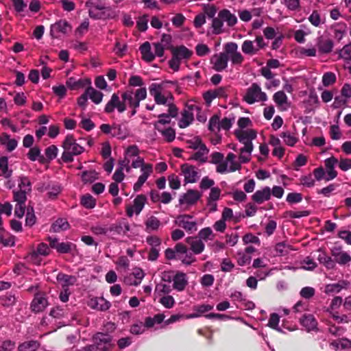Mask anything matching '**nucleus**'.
<instances>
[{"label":"nucleus","mask_w":351,"mask_h":351,"mask_svg":"<svg viewBox=\"0 0 351 351\" xmlns=\"http://www.w3.org/2000/svg\"><path fill=\"white\" fill-rule=\"evenodd\" d=\"M133 95L132 90H128L122 93V101H120L118 94L113 93L104 108V112L110 114L117 108L119 112L122 113L126 110V104H128V106L132 109L130 117L134 116L137 112L136 109L139 107L140 103L133 99Z\"/></svg>","instance_id":"f257e3e1"},{"label":"nucleus","mask_w":351,"mask_h":351,"mask_svg":"<svg viewBox=\"0 0 351 351\" xmlns=\"http://www.w3.org/2000/svg\"><path fill=\"white\" fill-rule=\"evenodd\" d=\"M64 152L61 159L66 163L72 162L74 160L73 156H77L84 152V147L76 143L73 135L68 134L62 142Z\"/></svg>","instance_id":"f03ea898"},{"label":"nucleus","mask_w":351,"mask_h":351,"mask_svg":"<svg viewBox=\"0 0 351 351\" xmlns=\"http://www.w3.org/2000/svg\"><path fill=\"white\" fill-rule=\"evenodd\" d=\"M243 100L248 104H253L256 101H267V96L265 92L261 90V88L258 84L253 83L247 89Z\"/></svg>","instance_id":"7ed1b4c3"},{"label":"nucleus","mask_w":351,"mask_h":351,"mask_svg":"<svg viewBox=\"0 0 351 351\" xmlns=\"http://www.w3.org/2000/svg\"><path fill=\"white\" fill-rule=\"evenodd\" d=\"M47 240L49 243L50 247L56 250L60 254H69L76 248L75 244L69 241L60 243L57 238L48 237Z\"/></svg>","instance_id":"20e7f679"},{"label":"nucleus","mask_w":351,"mask_h":351,"mask_svg":"<svg viewBox=\"0 0 351 351\" xmlns=\"http://www.w3.org/2000/svg\"><path fill=\"white\" fill-rule=\"evenodd\" d=\"M71 25L66 20H59L51 25L50 35L52 38H58L60 34H66L71 31Z\"/></svg>","instance_id":"39448f33"},{"label":"nucleus","mask_w":351,"mask_h":351,"mask_svg":"<svg viewBox=\"0 0 351 351\" xmlns=\"http://www.w3.org/2000/svg\"><path fill=\"white\" fill-rule=\"evenodd\" d=\"M330 254L335 265L338 263L339 265H346L351 261V256L348 252L343 251L341 246L331 248Z\"/></svg>","instance_id":"423d86ee"},{"label":"nucleus","mask_w":351,"mask_h":351,"mask_svg":"<svg viewBox=\"0 0 351 351\" xmlns=\"http://www.w3.org/2000/svg\"><path fill=\"white\" fill-rule=\"evenodd\" d=\"M229 87L221 86L215 90H208L203 94V98L207 106H210L213 100L217 97H227Z\"/></svg>","instance_id":"0eeeda50"},{"label":"nucleus","mask_w":351,"mask_h":351,"mask_svg":"<svg viewBox=\"0 0 351 351\" xmlns=\"http://www.w3.org/2000/svg\"><path fill=\"white\" fill-rule=\"evenodd\" d=\"M192 217H193L190 215H180L178 216L175 223L191 234L197 230V223L195 221H189Z\"/></svg>","instance_id":"6e6552de"},{"label":"nucleus","mask_w":351,"mask_h":351,"mask_svg":"<svg viewBox=\"0 0 351 351\" xmlns=\"http://www.w3.org/2000/svg\"><path fill=\"white\" fill-rule=\"evenodd\" d=\"M47 306L48 302L45 294L43 293H37L34 295V299L30 304V308L34 313H38L43 311Z\"/></svg>","instance_id":"1a4fd4ad"},{"label":"nucleus","mask_w":351,"mask_h":351,"mask_svg":"<svg viewBox=\"0 0 351 351\" xmlns=\"http://www.w3.org/2000/svg\"><path fill=\"white\" fill-rule=\"evenodd\" d=\"M130 230V226L125 218L117 219L115 223H112L108 228V231L119 235H125Z\"/></svg>","instance_id":"9d476101"},{"label":"nucleus","mask_w":351,"mask_h":351,"mask_svg":"<svg viewBox=\"0 0 351 351\" xmlns=\"http://www.w3.org/2000/svg\"><path fill=\"white\" fill-rule=\"evenodd\" d=\"M186 182L194 183L198 178V172L195 166L184 163L180 167Z\"/></svg>","instance_id":"9b49d317"},{"label":"nucleus","mask_w":351,"mask_h":351,"mask_svg":"<svg viewBox=\"0 0 351 351\" xmlns=\"http://www.w3.org/2000/svg\"><path fill=\"white\" fill-rule=\"evenodd\" d=\"M88 306L92 309L100 311H106L110 308L111 304L110 302L105 300L103 297H97L91 298L88 302Z\"/></svg>","instance_id":"f8f14e48"},{"label":"nucleus","mask_w":351,"mask_h":351,"mask_svg":"<svg viewBox=\"0 0 351 351\" xmlns=\"http://www.w3.org/2000/svg\"><path fill=\"white\" fill-rule=\"evenodd\" d=\"M185 241L190 246V250L195 254H199L204 250V243L197 237H189L185 239Z\"/></svg>","instance_id":"ddd939ff"},{"label":"nucleus","mask_w":351,"mask_h":351,"mask_svg":"<svg viewBox=\"0 0 351 351\" xmlns=\"http://www.w3.org/2000/svg\"><path fill=\"white\" fill-rule=\"evenodd\" d=\"M200 197L201 194L197 191L189 189L186 193L180 196L179 203L181 205L184 204L192 205L196 203Z\"/></svg>","instance_id":"4468645a"},{"label":"nucleus","mask_w":351,"mask_h":351,"mask_svg":"<svg viewBox=\"0 0 351 351\" xmlns=\"http://www.w3.org/2000/svg\"><path fill=\"white\" fill-rule=\"evenodd\" d=\"M187 285L186 274L184 272L178 271L173 276V289L178 291H182Z\"/></svg>","instance_id":"2eb2a0df"},{"label":"nucleus","mask_w":351,"mask_h":351,"mask_svg":"<svg viewBox=\"0 0 351 351\" xmlns=\"http://www.w3.org/2000/svg\"><path fill=\"white\" fill-rule=\"evenodd\" d=\"M300 323L308 332L317 330V322L312 314H304L300 319Z\"/></svg>","instance_id":"dca6fc26"},{"label":"nucleus","mask_w":351,"mask_h":351,"mask_svg":"<svg viewBox=\"0 0 351 351\" xmlns=\"http://www.w3.org/2000/svg\"><path fill=\"white\" fill-rule=\"evenodd\" d=\"M270 197L271 189L269 186L256 191L252 196V200L257 204H262L263 202L269 200Z\"/></svg>","instance_id":"f3484780"},{"label":"nucleus","mask_w":351,"mask_h":351,"mask_svg":"<svg viewBox=\"0 0 351 351\" xmlns=\"http://www.w3.org/2000/svg\"><path fill=\"white\" fill-rule=\"evenodd\" d=\"M171 53L173 56L178 58L179 60L189 59L193 55V51L184 45L172 47Z\"/></svg>","instance_id":"a211bd4d"},{"label":"nucleus","mask_w":351,"mask_h":351,"mask_svg":"<svg viewBox=\"0 0 351 351\" xmlns=\"http://www.w3.org/2000/svg\"><path fill=\"white\" fill-rule=\"evenodd\" d=\"M215 58L213 69L216 71H222L228 66V56L225 53H220L219 55L216 54L213 56Z\"/></svg>","instance_id":"6ab92c4d"},{"label":"nucleus","mask_w":351,"mask_h":351,"mask_svg":"<svg viewBox=\"0 0 351 351\" xmlns=\"http://www.w3.org/2000/svg\"><path fill=\"white\" fill-rule=\"evenodd\" d=\"M56 280L61 283L62 289H69V286L74 285L77 281L75 276L68 275L62 272L58 274Z\"/></svg>","instance_id":"aec40b11"},{"label":"nucleus","mask_w":351,"mask_h":351,"mask_svg":"<svg viewBox=\"0 0 351 351\" xmlns=\"http://www.w3.org/2000/svg\"><path fill=\"white\" fill-rule=\"evenodd\" d=\"M349 282L346 280H340L337 283L328 284L325 287L324 292L326 294L339 293L343 289H346Z\"/></svg>","instance_id":"412c9836"},{"label":"nucleus","mask_w":351,"mask_h":351,"mask_svg":"<svg viewBox=\"0 0 351 351\" xmlns=\"http://www.w3.org/2000/svg\"><path fill=\"white\" fill-rule=\"evenodd\" d=\"M317 45L322 53H329L332 51L334 43L331 39H324L322 36L317 38Z\"/></svg>","instance_id":"4be33fe9"},{"label":"nucleus","mask_w":351,"mask_h":351,"mask_svg":"<svg viewBox=\"0 0 351 351\" xmlns=\"http://www.w3.org/2000/svg\"><path fill=\"white\" fill-rule=\"evenodd\" d=\"M234 134L240 143L252 141L256 138V132L254 130H236Z\"/></svg>","instance_id":"5701e85b"},{"label":"nucleus","mask_w":351,"mask_h":351,"mask_svg":"<svg viewBox=\"0 0 351 351\" xmlns=\"http://www.w3.org/2000/svg\"><path fill=\"white\" fill-rule=\"evenodd\" d=\"M219 16L223 19V21L226 22L227 25L229 27H233L238 21L237 16L232 14L228 9L220 10L219 12Z\"/></svg>","instance_id":"b1692460"},{"label":"nucleus","mask_w":351,"mask_h":351,"mask_svg":"<svg viewBox=\"0 0 351 351\" xmlns=\"http://www.w3.org/2000/svg\"><path fill=\"white\" fill-rule=\"evenodd\" d=\"M90 84V81L89 80H76L73 77L68 78L66 82V85L71 90H78L80 88H84L86 84Z\"/></svg>","instance_id":"393cba45"},{"label":"nucleus","mask_w":351,"mask_h":351,"mask_svg":"<svg viewBox=\"0 0 351 351\" xmlns=\"http://www.w3.org/2000/svg\"><path fill=\"white\" fill-rule=\"evenodd\" d=\"M69 228L70 224L66 219L58 218L51 224L50 231L53 232H60Z\"/></svg>","instance_id":"a878e982"},{"label":"nucleus","mask_w":351,"mask_h":351,"mask_svg":"<svg viewBox=\"0 0 351 351\" xmlns=\"http://www.w3.org/2000/svg\"><path fill=\"white\" fill-rule=\"evenodd\" d=\"M142 58L147 62H151L155 59V55L151 51V45L146 41L140 47Z\"/></svg>","instance_id":"bb28decb"},{"label":"nucleus","mask_w":351,"mask_h":351,"mask_svg":"<svg viewBox=\"0 0 351 351\" xmlns=\"http://www.w3.org/2000/svg\"><path fill=\"white\" fill-rule=\"evenodd\" d=\"M152 172V165L147 166V171H143V173L138 177L137 182L134 184V191H138L143 184L146 182L148 177Z\"/></svg>","instance_id":"cd10ccee"},{"label":"nucleus","mask_w":351,"mask_h":351,"mask_svg":"<svg viewBox=\"0 0 351 351\" xmlns=\"http://www.w3.org/2000/svg\"><path fill=\"white\" fill-rule=\"evenodd\" d=\"M40 346V343L36 340H30L20 343L18 351H36Z\"/></svg>","instance_id":"c85d7f7f"},{"label":"nucleus","mask_w":351,"mask_h":351,"mask_svg":"<svg viewBox=\"0 0 351 351\" xmlns=\"http://www.w3.org/2000/svg\"><path fill=\"white\" fill-rule=\"evenodd\" d=\"M319 262L324 265L328 269H332L335 268V261L331 256L326 254L325 252H321L317 256Z\"/></svg>","instance_id":"c756f323"},{"label":"nucleus","mask_w":351,"mask_h":351,"mask_svg":"<svg viewBox=\"0 0 351 351\" xmlns=\"http://www.w3.org/2000/svg\"><path fill=\"white\" fill-rule=\"evenodd\" d=\"M49 246L45 243H40L38 245L36 250L30 252L29 256L32 260L36 259L38 255L47 256L49 254Z\"/></svg>","instance_id":"7c9ffc66"},{"label":"nucleus","mask_w":351,"mask_h":351,"mask_svg":"<svg viewBox=\"0 0 351 351\" xmlns=\"http://www.w3.org/2000/svg\"><path fill=\"white\" fill-rule=\"evenodd\" d=\"M112 128L114 130L112 136H117L120 139H125L129 134V132L127 128L121 124L113 123Z\"/></svg>","instance_id":"2f4dec72"},{"label":"nucleus","mask_w":351,"mask_h":351,"mask_svg":"<svg viewBox=\"0 0 351 351\" xmlns=\"http://www.w3.org/2000/svg\"><path fill=\"white\" fill-rule=\"evenodd\" d=\"M209 152V149L207 148L206 145H202L198 152L194 153L189 160H199L202 163H204L207 161V155Z\"/></svg>","instance_id":"473e14b6"},{"label":"nucleus","mask_w":351,"mask_h":351,"mask_svg":"<svg viewBox=\"0 0 351 351\" xmlns=\"http://www.w3.org/2000/svg\"><path fill=\"white\" fill-rule=\"evenodd\" d=\"M86 92L89 98L96 104H99L101 102L104 94L93 88L92 86H88L86 89Z\"/></svg>","instance_id":"72a5a7b5"},{"label":"nucleus","mask_w":351,"mask_h":351,"mask_svg":"<svg viewBox=\"0 0 351 351\" xmlns=\"http://www.w3.org/2000/svg\"><path fill=\"white\" fill-rule=\"evenodd\" d=\"M94 342L104 343L109 349L111 348L112 337L110 335L104 332H97L93 336Z\"/></svg>","instance_id":"f704fd0d"},{"label":"nucleus","mask_w":351,"mask_h":351,"mask_svg":"<svg viewBox=\"0 0 351 351\" xmlns=\"http://www.w3.org/2000/svg\"><path fill=\"white\" fill-rule=\"evenodd\" d=\"M182 119L180 121L178 125L180 128H185L188 127L193 121V114L189 110H184L182 112Z\"/></svg>","instance_id":"c9c22d12"},{"label":"nucleus","mask_w":351,"mask_h":351,"mask_svg":"<svg viewBox=\"0 0 351 351\" xmlns=\"http://www.w3.org/2000/svg\"><path fill=\"white\" fill-rule=\"evenodd\" d=\"M155 130H158L168 143H171L175 139L176 130L171 127L163 130L161 128H157L156 125H155Z\"/></svg>","instance_id":"e433bc0d"},{"label":"nucleus","mask_w":351,"mask_h":351,"mask_svg":"<svg viewBox=\"0 0 351 351\" xmlns=\"http://www.w3.org/2000/svg\"><path fill=\"white\" fill-rule=\"evenodd\" d=\"M147 202V197L145 195H138L134 199V209L136 215H138L143 209Z\"/></svg>","instance_id":"4c0bfd02"},{"label":"nucleus","mask_w":351,"mask_h":351,"mask_svg":"<svg viewBox=\"0 0 351 351\" xmlns=\"http://www.w3.org/2000/svg\"><path fill=\"white\" fill-rule=\"evenodd\" d=\"M27 157L32 161H36L38 159L40 163H45L46 161L44 156L40 155V149L38 147H31L27 154Z\"/></svg>","instance_id":"58836bf2"},{"label":"nucleus","mask_w":351,"mask_h":351,"mask_svg":"<svg viewBox=\"0 0 351 351\" xmlns=\"http://www.w3.org/2000/svg\"><path fill=\"white\" fill-rule=\"evenodd\" d=\"M146 232H150L152 230H157L161 223L155 216H151L145 222Z\"/></svg>","instance_id":"ea45409f"},{"label":"nucleus","mask_w":351,"mask_h":351,"mask_svg":"<svg viewBox=\"0 0 351 351\" xmlns=\"http://www.w3.org/2000/svg\"><path fill=\"white\" fill-rule=\"evenodd\" d=\"M47 191V197L51 199H55L61 192V187L58 184L49 182Z\"/></svg>","instance_id":"a19ab883"},{"label":"nucleus","mask_w":351,"mask_h":351,"mask_svg":"<svg viewBox=\"0 0 351 351\" xmlns=\"http://www.w3.org/2000/svg\"><path fill=\"white\" fill-rule=\"evenodd\" d=\"M130 275L132 276L135 279L134 280V281H127V284L134 286H138V285H140L141 280L144 278L145 274L143 269L140 268H136Z\"/></svg>","instance_id":"79ce46f5"},{"label":"nucleus","mask_w":351,"mask_h":351,"mask_svg":"<svg viewBox=\"0 0 351 351\" xmlns=\"http://www.w3.org/2000/svg\"><path fill=\"white\" fill-rule=\"evenodd\" d=\"M0 169L2 171L3 176L5 178H9L11 177L12 173V170H10L8 169V158L6 156H1L0 158Z\"/></svg>","instance_id":"37998d69"},{"label":"nucleus","mask_w":351,"mask_h":351,"mask_svg":"<svg viewBox=\"0 0 351 351\" xmlns=\"http://www.w3.org/2000/svg\"><path fill=\"white\" fill-rule=\"evenodd\" d=\"M81 204L86 208H93L96 205V199L90 194H86L81 197Z\"/></svg>","instance_id":"c03bdc74"},{"label":"nucleus","mask_w":351,"mask_h":351,"mask_svg":"<svg viewBox=\"0 0 351 351\" xmlns=\"http://www.w3.org/2000/svg\"><path fill=\"white\" fill-rule=\"evenodd\" d=\"M168 113H162L158 118H176L178 114V108L173 103L168 104Z\"/></svg>","instance_id":"a18cd8bd"},{"label":"nucleus","mask_w":351,"mask_h":351,"mask_svg":"<svg viewBox=\"0 0 351 351\" xmlns=\"http://www.w3.org/2000/svg\"><path fill=\"white\" fill-rule=\"evenodd\" d=\"M280 136L284 139L285 143L290 147H293L298 142V138L293 135H291V133L288 131L282 132Z\"/></svg>","instance_id":"49530a36"},{"label":"nucleus","mask_w":351,"mask_h":351,"mask_svg":"<svg viewBox=\"0 0 351 351\" xmlns=\"http://www.w3.org/2000/svg\"><path fill=\"white\" fill-rule=\"evenodd\" d=\"M223 25V19L219 15L217 17H214L212 21L213 33L218 35L223 32L222 27Z\"/></svg>","instance_id":"de8ad7c7"},{"label":"nucleus","mask_w":351,"mask_h":351,"mask_svg":"<svg viewBox=\"0 0 351 351\" xmlns=\"http://www.w3.org/2000/svg\"><path fill=\"white\" fill-rule=\"evenodd\" d=\"M310 213H311L308 210H302V211L287 210L284 213V217L295 219V218H300V217H307L310 215Z\"/></svg>","instance_id":"09e8293b"},{"label":"nucleus","mask_w":351,"mask_h":351,"mask_svg":"<svg viewBox=\"0 0 351 351\" xmlns=\"http://www.w3.org/2000/svg\"><path fill=\"white\" fill-rule=\"evenodd\" d=\"M242 51L245 54H255L258 49H255L253 42L251 40H245L241 46Z\"/></svg>","instance_id":"8fccbe9b"},{"label":"nucleus","mask_w":351,"mask_h":351,"mask_svg":"<svg viewBox=\"0 0 351 351\" xmlns=\"http://www.w3.org/2000/svg\"><path fill=\"white\" fill-rule=\"evenodd\" d=\"M26 189L19 190V191H13L14 200L17 204H25L27 200Z\"/></svg>","instance_id":"3c124183"},{"label":"nucleus","mask_w":351,"mask_h":351,"mask_svg":"<svg viewBox=\"0 0 351 351\" xmlns=\"http://www.w3.org/2000/svg\"><path fill=\"white\" fill-rule=\"evenodd\" d=\"M273 99L278 106H282L287 101V97L283 90H279L274 93Z\"/></svg>","instance_id":"603ef678"},{"label":"nucleus","mask_w":351,"mask_h":351,"mask_svg":"<svg viewBox=\"0 0 351 351\" xmlns=\"http://www.w3.org/2000/svg\"><path fill=\"white\" fill-rule=\"evenodd\" d=\"M36 217L34 213L33 207H28L27 209V214L25 217V226L32 227L35 224Z\"/></svg>","instance_id":"864d4df0"},{"label":"nucleus","mask_w":351,"mask_h":351,"mask_svg":"<svg viewBox=\"0 0 351 351\" xmlns=\"http://www.w3.org/2000/svg\"><path fill=\"white\" fill-rule=\"evenodd\" d=\"M336 82V75L334 73H325L322 77V83L324 86H328Z\"/></svg>","instance_id":"5fc2aeb1"},{"label":"nucleus","mask_w":351,"mask_h":351,"mask_svg":"<svg viewBox=\"0 0 351 351\" xmlns=\"http://www.w3.org/2000/svg\"><path fill=\"white\" fill-rule=\"evenodd\" d=\"M148 15L144 14L138 18L136 22V27L140 32H145L147 29Z\"/></svg>","instance_id":"6e6d98bb"},{"label":"nucleus","mask_w":351,"mask_h":351,"mask_svg":"<svg viewBox=\"0 0 351 351\" xmlns=\"http://www.w3.org/2000/svg\"><path fill=\"white\" fill-rule=\"evenodd\" d=\"M302 200V195L300 193H289L287 195L286 201L290 204H297Z\"/></svg>","instance_id":"4d7b16f0"},{"label":"nucleus","mask_w":351,"mask_h":351,"mask_svg":"<svg viewBox=\"0 0 351 351\" xmlns=\"http://www.w3.org/2000/svg\"><path fill=\"white\" fill-rule=\"evenodd\" d=\"M199 239L207 241L208 239H213L214 237L212 229L210 227L204 228L202 229L198 233Z\"/></svg>","instance_id":"13d9d810"},{"label":"nucleus","mask_w":351,"mask_h":351,"mask_svg":"<svg viewBox=\"0 0 351 351\" xmlns=\"http://www.w3.org/2000/svg\"><path fill=\"white\" fill-rule=\"evenodd\" d=\"M58 147L54 145H51L49 146L48 147H47L45 149V155L47 158V160L49 161H50V160H52L54 158H56L57 156V154H58Z\"/></svg>","instance_id":"bf43d9fd"},{"label":"nucleus","mask_w":351,"mask_h":351,"mask_svg":"<svg viewBox=\"0 0 351 351\" xmlns=\"http://www.w3.org/2000/svg\"><path fill=\"white\" fill-rule=\"evenodd\" d=\"M279 322H280V316L277 313H273L270 315L267 325L271 328L280 330L278 328Z\"/></svg>","instance_id":"052dcab7"},{"label":"nucleus","mask_w":351,"mask_h":351,"mask_svg":"<svg viewBox=\"0 0 351 351\" xmlns=\"http://www.w3.org/2000/svg\"><path fill=\"white\" fill-rule=\"evenodd\" d=\"M186 143L189 145L188 147L192 149H200L202 145H205L202 143V141L199 136H195L194 140H189L186 141Z\"/></svg>","instance_id":"680f3d73"},{"label":"nucleus","mask_w":351,"mask_h":351,"mask_svg":"<svg viewBox=\"0 0 351 351\" xmlns=\"http://www.w3.org/2000/svg\"><path fill=\"white\" fill-rule=\"evenodd\" d=\"M19 179V187L20 190L26 189V192L30 191L32 189V183L29 178L26 176H21Z\"/></svg>","instance_id":"e2e57ef3"},{"label":"nucleus","mask_w":351,"mask_h":351,"mask_svg":"<svg viewBox=\"0 0 351 351\" xmlns=\"http://www.w3.org/2000/svg\"><path fill=\"white\" fill-rule=\"evenodd\" d=\"M219 119L220 117L218 114H214L209 120L208 130L211 132H214L215 128L219 130Z\"/></svg>","instance_id":"0e129e2a"},{"label":"nucleus","mask_w":351,"mask_h":351,"mask_svg":"<svg viewBox=\"0 0 351 351\" xmlns=\"http://www.w3.org/2000/svg\"><path fill=\"white\" fill-rule=\"evenodd\" d=\"M213 309V306L210 304H200L193 306L194 311L197 312L200 317L204 313L208 312Z\"/></svg>","instance_id":"69168bd1"},{"label":"nucleus","mask_w":351,"mask_h":351,"mask_svg":"<svg viewBox=\"0 0 351 351\" xmlns=\"http://www.w3.org/2000/svg\"><path fill=\"white\" fill-rule=\"evenodd\" d=\"M164 89V83L157 84V83H152L149 86V91L152 96L154 97L156 94H159L162 92V90Z\"/></svg>","instance_id":"338daca9"},{"label":"nucleus","mask_w":351,"mask_h":351,"mask_svg":"<svg viewBox=\"0 0 351 351\" xmlns=\"http://www.w3.org/2000/svg\"><path fill=\"white\" fill-rule=\"evenodd\" d=\"M169 184L172 189H179L180 187V180L179 178L175 174H171L168 177Z\"/></svg>","instance_id":"774afa93"}]
</instances>
